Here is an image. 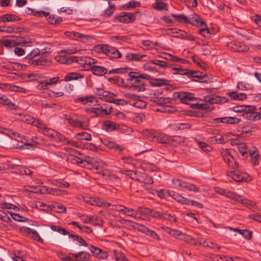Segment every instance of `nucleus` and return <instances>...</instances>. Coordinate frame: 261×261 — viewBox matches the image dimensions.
Masks as SVG:
<instances>
[{"label": "nucleus", "mask_w": 261, "mask_h": 261, "mask_svg": "<svg viewBox=\"0 0 261 261\" xmlns=\"http://www.w3.org/2000/svg\"><path fill=\"white\" fill-rule=\"evenodd\" d=\"M128 76L127 81L131 85L132 90L142 92L145 90V83L138 76V72H130Z\"/></svg>", "instance_id": "1"}, {"label": "nucleus", "mask_w": 261, "mask_h": 261, "mask_svg": "<svg viewBox=\"0 0 261 261\" xmlns=\"http://www.w3.org/2000/svg\"><path fill=\"white\" fill-rule=\"evenodd\" d=\"M95 50L106 54L111 59L120 58L121 53L115 47L110 46L107 44H99L94 46Z\"/></svg>", "instance_id": "2"}, {"label": "nucleus", "mask_w": 261, "mask_h": 261, "mask_svg": "<svg viewBox=\"0 0 261 261\" xmlns=\"http://www.w3.org/2000/svg\"><path fill=\"white\" fill-rule=\"evenodd\" d=\"M64 118L69 124L73 127L81 128L84 129H87L88 125L85 124V122L80 120L77 115L75 114H66L64 116Z\"/></svg>", "instance_id": "3"}, {"label": "nucleus", "mask_w": 261, "mask_h": 261, "mask_svg": "<svg viewBox=\"0 0 261 261\" xmlns=\"http://www.w3.org/2000/svg\"><path fill=\"white\" fill-rule=\"evenodd\" d=\"M128 174L130 177L137 181L145 184H152L153 182L152 178L147 174L137 171H129Z\"/></svg>", "instance_id": "4"}, {"label": "nucleus", "mask_w": 261, "mask_h": 261, "mask_svg": "<svg viewBox=\"0 0 261 261\" xmlns=\"http://www.w3.org/2000/svg\"><path fill=\"white\" fill-rule=\"evenodd\" d=\"M172 99L177 100L179 99L181 102L185 104L190 105V102L198 100V98H195L194 94L185 92H177L173 93Z\"/></svg>", "instance_id": "5"}, {"label": "nucleus", "mask_w": 261, "mask_h": 261, "mask_svg": "<svg viewBox=\"0 0 261 261\" xmlns=\"http://www.w3.org/2000/svg\"><path fill=\"white\" fill-rule=\"evenodd\" d=\"M172 182L175 185L190 191L198 192L199 191V188L195 185L184 181L178 178H174L172 179Z\"/></svg>", "instance_id": "6"}, {"label": "nucleus", "mask_w": 261, "mask_h": 261, "mask_svg": "<svg viewBox=\"0 0 261 261\" xmlns=\"http://www.w3.org/2000/svg\"><path fill=\"white\" fill-rule=\"evenodd\" d=\"M68 36L71 39H74L81 41L83 43H86L91 41L92 37L89 35H86L82 33L75 32H69L66 33Z\"/></svg>", "instance_id": "7"}, {"label": "nucleus", "mask_w": 261, "mask_h": 261, "mask_svg": "<svg viewBox=\"0 0 261 261\" xmlns=\"http://www.w3.org/2000/svg\"><path fill=\"white\" fill-rule=\"evenodd\" d=\"M172 36L177 38H181L187 40L193 41L195 40V37L192 36L187 32L181 30H178L176 28L170 29L169 30Z\"/></svg>", "instance_id": "8"}, {"label": "nucleus", "mask_w": 261, "mask_h": 261, "mask_svg": "<svg viewBox=\"0 0 261 261\" xmlns=\"http://www.w3.org/2000/svg\"><path fill=\"white\" fill-rule=\"evenodd\" d=\"M114 19L123 23H129L135 20V14L132 13L122 12L120 15L115 16Z\"/></svg>", "instance_id": "9"}, {"label": "nucleus", "mask_w": 261, "mask_h": 261, "mask_svg": "<svg viewBox=\"0 0 261 261\" xmlns=\"http://www.w3.org/2000/svg\"><path fill=\"white\" fill-rule=\"evenodd\" d=\"M66 161L73 164H76L82 167H86L88 165L91 164V161L84 160L71 154L68 155Z\"/></svg>", "instance_id": "10"}, {"label": "nucleus", "mask_w": 261, "mask_h": 261, "mask_svg": "<svg viewBox=\"0 0 261 261\" xmlns=\"http://www.w3.org/2000/svg\"><path fill=\"white\" fill-rule=\"evenodd\" d=\"M190 78L194 81L206 83L208 81V77L205 74L200 71H197L191 70Z\"/></svg>", "instance_id": "11"}, {"label": "nucleus", "mask_w": 261, "mask_h": 261, "mask_svg": "<svg viewBox=\"0 0 261 261\" xmlns=\"http://www.w3.org/2000/svg\"><path fill=\"white\" fill-rule=\"evenodd\" d=\"M101 141L103 145L107 147L108 148L118 151L119 153H121L124 150V147L113 141L109 140L107 139H103Z\"/></svg>", "instance_id": "12"}, {"label": "nucleus", "mask_w": 261, "mask_h": 261, "mask_svg": "<svg viewBox=\"0 0 261 261\" xmlns=\"http://www.w3.org/2000/svg\"><path fill=\"white\" fill-rule=\"evenodd\" d=\"M87 70L91 71L92 73L96 76H102L107 73L108 70L106 68L102 66L95 65L92 66L86 69Z\"/></svg>", "instance_id": "13"}, {"label": "nucleus", "mask_w": 261, "mask_h": 261, "mask_svg": "<svg viewBox=\"0 0 261 261\" xmlns=\"http://www.w3.org/2000/svg\"><path fill=\"white\" fill-rule=\"evenodd\" d=\"M228 46L232 50L237 52L246 51L249 49L247 46L242 42H231Z\"/></svg>", "instance_id": "14"}, {"label": "nucleus", "mask_w": 261, "mask_h": 261, "mask_svg": "<svg viewBox=\"0 0 261 261\" xmlns=\"http://www.w3.org/2000/svg\"><path fill=\"white\" fill-rule=\"evenodd\" d=\"M143 212L146 214H150V216L154 218L159 219H168V218L166 217V215H165V213L158 211L151 210L149 208H144Z\"/></svg>", "instance_id": "15"}, {"label": "nucleus", "mask_w": 261, "mask_h": 261, "mask_svg": "<svg viewBox=\"0 0 261 261\" xmlns=\"http://www.w3.org/2000/svg\"><path fill=\"white\" fill-rule=\"evenodd\" d=\"M223 159L226 163L235 169L238 167L239 164L234 158L228 152H226L223 155Z\"/></svg>", "instance_id": "16"}, {"label": "nucleus", "mask_w": 261, "mask_h": 261, "mask_svg": "<svg viewBox=\"0 0 261 261\" xmlns=\"http://www.w3.org/2000/svg\"><path fill=\"white\" fill-rule=\"evenodd\" d=\"M120 125L110 121H106L102 125V129L107 131L111 132L120 128Z\"/></svg>", "instance_id": "17"}, {"label": "nucleus", "mask_w": 261, "mask_h": 261, "mask_svg": "<svg viewBox=\"0 0 261 261\" xmlns=\"http://www.w3.org/2000/svg\"><path fill=\"white\" fill-rule=\"evenodd\" d=\"M20 20L21 18H19L16 15L13 14H6L0 16V22H15Z\"/></svg>", "instance_id": "18"}, {"label": "nucleus", "mask_w": 261, "mask_h": 261, "mask_svg": "<svg viewBox=\"0 0 261 261\" xmlns=\"http://www.w3.org/2000/svg\"><path fill=\"white\" fill-rule=\"evenodd\" d=\"M55 59L57 62L65 64H70L73 63V61L71 59V56L67 55H59L56 56Z\"/></svg>", "instance_id": "19"}, {"label": "nucleus", "mask_w": 261, "mask_h": 261, "mask_svg": "<svg viewBox=\"0 0 261 261\" xmlns=\"http://www.w3.org/2000/svg\"><path fill=\"white\" fill-rule=\"evenodd\" d=\"M219 98L217 95H206L204 96L203 98H198V101H205L211 104L219 103Z\"/></svg>", "instance_id": "20"}, {"label": "nucleus", "mask_w": 261, "mask_h": 261, "mask_svg": "<svg viewBox=\"0 0 261 261\" xmlns=\"http://www.w3.org/2000/svg\"><path fill=\"white\" fill-rule=\"evenodd\" d=\"M146 56L145 55L130 53L126 55L125 58L128 61H139Z\"/></svg>", "instance_id": "21"}, {"label": "nucleus", "mask_w": 261, "mask_h": 261, "mask_svg": "<svg viewBox=\"0 0 261 261\" xmlns=\"http://www.w3.org/2000/svg\"><path fill=\"white\" fill-rule=\"evenodd\" d=\"M84 77V75L78 72H70L68 73L64 77V81L66 82L70 81L72 80H76L79 79H82Z\"/></svg>", "instance_id": "22"}, {"label": "nucleus", "mask_w": 261, "mask_h": 261, "mask_svg": "<svg viewBox=\"0 0 261 261\" xmlns=\"http://www.w3.org/2000/svg\"><path fill=\"white\" fill-rule=\"evenodd\" d=\"M159 134V133L152 130L146 129L144 132L145 136L152 142H156L158 141Z\"/></svg>", "instance_id": "23"}, {"label": "nucleus", "mask_w": 261, "mask_h": 261, "mask_svg": "<svg viewBox=\"0 0 261 261\" xmlns=\"http://www.w3.org/2000/svg\"><path fill=\"white\" fill-rule=\"evenodd\" d=\"M168 81L162 79H152L150 82L151 85L154 87H161L168 84Z\"/></svg>", "instance_id": "24"}, {"label": "nucleus", "mask_w": 261, "mask_h": 261, "mask_svg": "<svg viewBox=\"0 0 261 261\" xmlns=\"http://www.w3.org/2000/svg\"><path fill=\"white\" fill-rule=\"evenodd\" d=\"M68 235L69 237L71 238L73 241H75L78 242L80 246H84L86 247L88 246V243L83 239L81 236L70 233Z\"/></svg>", "instance_id": "25"}, {"label": "nucleus", "mask_w": 261, "mask_h": 261, "mask_svg": "<svg viewBox=\"0 0 261 261\" xmlns=\"http://www.w3.org/2000/svg\"><path fill=\"white\" fill-rule=\"evenodd\" d=\"M189 24H191L193 25H197L198 27H202L203 25L206 26V23L205 21L200 19L198 15H195V17H193L190 20Z\"/></svg>", "instance_id": "26"}, {"label": "nucleus", "mask_w": 261, "mask_h": 261, "mask_svg": "<svg viewBox=\"0 0 261 261\" xmlns=\"http://www.w3.org/2000/svg\"><path fill=\"white\" fill-rule=\"evenodd\" d=\"M87 202L91 205L103 206V200L98 197L87 198Z\"/></svg>", "instance_id": "27"}, {"label": "nucleus", "mask_w": 261, "mask_h": 261, "mask_svg": "<svg viewBox=\"0 0 261 261\" xmlns=\"http://www.w3.org/2000/svg\"><path fill=\"white\" fill-rule=\"evenodd\" d=\"M229 229L230 230H233L234 231L238 232L248 240H249L251 238V236L252 234V231H249L247 229L241 230L238 228H233L232 227H229Z\"/></svg>", "instance_id": "28"}, {"label": "nucleus", "mask_w": 261, "mask_h": 261, "mask_svg": "<svg viewBox=\"0 0 261 261\" xmlns=\"http://www.w3.org/2000/svg\"><path fill=\"white\" fill-rule=\"evenodd\" d=\"M227 94L233 100H243L247 98V95L244 93H238L236 92H229Z\"/></svg>", "instance_id": "29"}, {"label": "nucleus", "mask_w": 261, "mask_h": 261, "mask_svg": "<svg viewBox=\"0 0 261 261\" xmlns=\"http://www.w3.org/2000/svg\"><path fill=\"white\" fill-rule=\"evenodd\" d=\"M171 100H173L172 98L159 97L157 99V104L168 108L171 103Z\"/></svg>", "instance_id": "30"}, {"label": "nucleus", "mask_w": 261, "mask_h": 261, "mask_svg": "<svg viewBox=\"0 0 261 261\" xmlns=\"http://www.w3.org/2000/svg\"><path fill=\"white\" fill-rule=\"evenodd\" d=\"M242 116L246 119L251 121L258 120L261 118L259 113H243Z\"/></svg>", "instance_id": "31"}, {"label": "nucleus", "mask_w": 261, "mask_h": 261, "mask_svg": "<svg viewBox=\"0 0 261 261\" xmlns=\"http://www.w3.org/2000/svg\"><path fill=\"white\" fill-rule=\"evenodd\" d=\"M109 8L105 10L102 14V16L103 17H108L111 16L115 10V6L114 4L109 3Z\"/></svg>", "instance_id": "32"}, {"label": "nucleus", "mask_w": 261, "mask_h": 261, "mask_svg": "<svg viewBox=\"0 0 261 261\" xmlns=\"http://www.w3.org/2000/svg\"><path fill=\"white\" fill-rule=\"evenodd\" d=\"M29 63L35 66H45L47 63V60L40 58L38 59L31 60Z\"/></svg>", "instance_id": "33"}, {"label": "nucleus", "mask_w": 261, "mask_h": 261, "mask_svg": "<svg viewBox=\"0 0 261 261\" xmlns=\"http://www.w3.org/2000/svg\"><path fill=\"white\" fill-rule=\"evenodd\" d=\"M46 19L49 23L55 25L59 24L63 21L62 17H59L56 18L54 15H50V14L47 17H46Z\"/></svg>", "instance_id": "34"}, {"label": "nucleus", "mask_w": 261, "mask_h": 261, "mask_svg": "<svg viewBox=\"0 0 261 261\" xmlns=\"http://www.w3.org/2000/svg\"><path fill=\"white\" fill-rule=\"evenodd\" d=\"M191 107L193 109H196L197 110H209L211 111L213 109V108H211L208 105H207L206 103H193L191 104Z\"/></svg>", "instance_id": "35"}, {"label": "nucleus", "mask_w": 261, "mask_h": 261, "mask_svg": "<svg viewBox=\"0 0 261 261\" xmlns=\"http://www.w3.org/2000/svg\"><path fill=\"white\" fill-rule=\"evenodd\" d=\"M228 176L231 177L235 181L241 182L244 181L245 177L242 175L236 173V171H230L227 173Z\"/></svg>", "instance_id": "36"}, {"label": "nucleus", "mask_w": 261, "mask_h": 261, "mask_svg": "<svg viewBox=\"0 0 261 261\" xmlns=\"http://www.w3.org/2000/svg\"><path fill=\"white\" fill-rule=\"evenodd\" d=\"M95 98V97L93 96H86L85 97H81L77 98L75 99V102H81L83 104H86L88 102H93V99Z\"/></svg>", "instance_id": "37"}, {"label": "nucleus", "mask_w": 261, "mask_h": 261, "mask_svg": "<svg viewBox=\"0 0 261 261\" xmlns=\"http://www.w3.org/2000/svg\"><path fill=\"white\" fill-rule=\"evenodd\" d=\"M91 113L94 114L96 116H99L101 115H108V113L107 109L102 108H92Z\"/></svg>", "instance_id": "38"}, {"label": "nucleus", "mask_w": 261, "mask_h": 261, "mask_svg": "<svg viewBox=\"0 0 261 261\" xmlns=\"http://www.w3.org/2000/svg\"><path fill=\"white\" fill-rule=\"evenodd\" d=\"M51 210L57 213H65L66 211V207L63 204L59 203L52 204Z\"/></svg>", "instance_id": "39"}, {"label": "nucleus", "mask_w": 261, "mask_h": 261, "mask_svg": "<svg viewBox=\"0 0 261 261\" xmlns=\"http://www.w3.org/2000/svg\"><path fill=\"white\" fill-rule=\"evenodd\" d=\"M75 137L79 140H85L87 141H90L91 140V135L84 132L76 134Z\"/></svg>", "instance_id": "40"}, {"label": "nucleus", "mask_w": 261, "mask_h": 261, "mask_svg": "<svg viewBox=\"0 0 261 261\" xmlns=\"http://www.w3.org/2000/svg\"><path fill=\"white\" fill-rule=\"evenodd\" d=\"M41 132L43 133L45 135L53 138H55L58 134V133L54 129L49 128L46 126H45L44 128H43Z\"/></svg>", "instance_id": "41"}, {"label": "nucleus", "mask_w": 261, "mask_h": 261, "mask_svg": "<svg viewBox=\"0 0 261 261\" xmlns=\"http://www.w3.org/2000/svg\"><path fill=\"white\" fill-rule=\"evenodd\" d=\"M84 62V67L86 68V65H87V68L92 67V66L95 65V64L97 62L96 59L88 57H85Z\"/></svg>", "instance_id": "42"}, {"label": "nucleus", "mask_w": 261, "mask_h": 261, "mask_svg": "<svg viewBox=\"0 0 261 261\" xmlns=\"http://www.w3.org/2000/svg\"><path fill=\"white\" fill-rule=\"evenodd\" d=\"M156 142L162 144H168L170 142V139L167 135L159 133Z\"/></svg>", "instance_id": "43"}, {"label": "nucleus", "mask_w": 261, "mask_h": 261, "mask_svg": "<svg viewBox=\"0 0 261 261\" xmlns=\"http://www.w3.org/2000/svg\"><path fill=\"white\" fill-rule=\"evenodd\" d=\"M152 64H154L159 66L160 68L164 67H171V65L163 61H160L158 60H151Z\"/></svg>", "instance_id": "44"}, {"label": "nucleus", "mask_w": 261, "mask_h": 261, "mask_svg": "<svg viewBox=\"0 0 261 261\" xmlns=\"http://www.w3.org/2000/svg\"><path fill=\"white\" fill-rule=\"evenodd\" d=\"M50 227L53 231H57L61 234H63L64 235L69 234V232L68 231L59 226L51 225Z\"/></svg>", "instance_id": "45"}, {"label": "nucleus", "mask_w": 261, "mask_h": 261, "mask_svg": "<svg viewBox=\"0 0 261 261\" xmlns=\"http://www.w3.org/2000/svg\"><path fill=\"white\" fill-rule=\"evenodd\" d=\"M162 58L169 61H171L173 62H179L180 59L178 58L177 57L174 56L172 55L171 54H167V53H164L163 54V56H162Z\"/></svg>", "instance_id": "46"}, {"label": "nucleus", "mask_w": 261, "mask_h": 261, "mask_svg": "<svg viewBox=\"0 0 261 261\" xmlns=\"http://www.w3.org/2000/svg\"><path fill=\"white\" fill-rule=\"evenodd\" d=\"M226 196L237 201H240L241 196L230 191H227Z\"/></svg>", "instance_id": "47"}, {"label": "nucleus", "mask_w": 261, "mask_h": 261, "mask_svg": "<svg viewBox=\"0 0 261 261\" xmlns=\"http://www.w3.org/2000/svg\"><path fill=\"white\" fill-rule=\"evenodd\" d=\"M129 70V68H119L116 69H114L110 70L108 72V73L110 74H123L126 73L127 70Z\"/></svg>", "instance_id": "48"}, {"label": "nucleus", "mask_w": 261, "mask_h": 261, "mask_svg": "<svg viewBox=\"0 0 261 261\" xmlns=\"http://www.w3.org/2000/svg\"><path fill=\"white\" fill-rule=\"evenodd\" d=\"M40 54V51L38 48L34 49L26 56L25 59H29V61L34 60L33 58L39 55Z\"/></svg>", "instance_id": "49"}, {"label": "nucleus", "mask_w": 261, "mask_h": 261, "mask_svg": "<svg viewBox=\"0 0 261 261\" xmlns=\"http://www.w3.org/2000/svg\"><path fill=\"white\" fill-rule=\"evenodd\" d=\"M96 219V217L93 216H84L83 220L84 223H92L95 225H97L98 224L94 221V220Z\"/></svg>", "instance_id": "50"}, {"label": "nucleus", "mask_w": 261, "mask_h": 261, "mask_svg": "<svg viewBox=\"0 0 261 261\" xmlns=\"http://www.w3.org/2000/svg\"><path fill=\"white\" fill-rule=\"evenodd\" d=\"M2 45L7 47H12L16 45L17 43L14 40L11 39H2Z\"/></svg>", "instance_id": "51"}, {"label": "nucleus", "mask_w": 261, "mask_h": 261, "mask_svg": "<svg viewBox=\"0 0 261 261\" xmlns=\"http://www.w3.org/2000/svg\"><path fill=\"white\" fill-rule=\"evenodd\" d=\"M10 215H11L12 218L14 220H15L17 221H19V222H27V221H28V218H27L25 217H23L18 214L10 213Z\"/></svg>", "instance_id": "52"}, {"label": "nucleus", "mask_w": 261, "mask_h": 261, "mask_svg": "<svg viewBox=\"0 0 261 261\" xmlns=\"http://www.w3.org/2000/svg\"><path fill=\"white\" fill-rule=\"evenodd\" d=\"M18 172L22 175H31L33 174V172L30 170L28 167L24 166H21L18 169Z\"/></svg>", "instance_id": "53"}, {"label": "nucleus", "mask_w": 261, "mask_h": 261, "mask_svg": "<svg viewBox=\"0 0 261 261\" xmlns=\"http://www.w3.org/2000/svg\"><path fill=\"white\" fill-rule=\"evenodd\" d=\"M156 193L158 197L161 198H165L167 196H168L169 194H170V191L162 189L160 190H157Z\"/></svg>", "instance_id": "54"}, {"label": "nucleus", "mask_w": 261, "mask_h": 261, "mask_svg": "<svg viewBox=\"0 0 261 261\" xmlns=\"http://www.w3.org/2000/svg\"><path fill=\"white\" fill-rule=\"evenodd\" d=\"M1 207L2 209H13L14 210H16L18 209V207L13 205V204L8 203V202H2L1 204Z\"/></svg>", "instance_id": "55"}, {"label": "nucleus", "mask_w": 261, "mask_h": 261, "mask_svg": "<svg viewBox=\"0 0 261 261\" xmlns=\"http://www.w3.org/2000/svg\"><path fill=\"white\" fill-rule=\"evenodd\" d=\"M15 28L13 26L3 25L0 27V32L6 33H12L15 31Z\"/></svg>", "instance_id": "56"}, {"label": "nucleus", "mask_w": 261, "mask_h": 261, "mask_svg": "<svg viewBox=\"0 0 261 261\" xmlns=\"http://www.w3.org/2000/svg\"><path fill=\"white\" fill-rule=\"evenodd\" d=\"M123 213L128 216L133 217L134 218L137 217V213L133 209H129L125 207Z\"/></svg>", "instance_id": "57"}, {"label": "nucleus", "mask_w": 261, "mask_h": 261, "mask_svg": "<svg viewBox=\"0 0 261 261\" xmlns=\"http://www.w3.org/2000/svg\"><path fill=\"white\" fill-rule=\"evenodd\" d=\"M172 16L175 18L177 21H180L181 20H184L185 23L187 24H189V22H190V20L189 19V18L184 14H181V15H174L173 14Z\"/></svg>", "instance_id": "58"}, {"label": "nucleus", "mask_w": 261, "mask_h": 261, "mask_svg": "<svg viewBox=\"0 0 261 261\" xmlns=\"http://www.w3.org/2000/svg\"><path fill=\"white\" fill-rule=\"evenodd\" d=\"M29 123H32V124L37 126V127L39 129V130L41 132L43 128L45 127V125L43 124L41 122H40L38 120H34L33 121L29 122Z\"/></svg>", "instance_id": "59"}, {"label": "nucleus", "mask_w": 261, "mask_h": 261, "mask_svg": "<svg viewBox=\"0 0 261 261\" xmlns=\"http://www.w3.org/2000/svg\"><path fill=\"white\" fill-rule=\"evenodd\" d=\"M256 109L255 106H245L244 105V113H252L255 114Z\"/></svg>", "instance_id": "60"}, {"label": "nucleus", "mask_w": 261, "mask_h": 261, "mask_svg": "<svg viewBox=\"0 0 261 261\" xmlns=\"http://www.w3.org/2000/svg\"><path fill=\"white\" fill-rule=\"evenodd\" d=\"M30 237L39 242H43V240L39 236L38 232L34 229H32V231L31 232V236Z\"/></svg>", "instance_id": "61"}, {"label": "nucleus", "mask_w": 261, "mask_h": 261, "mask_svg": "<svg viewBox=\"0 0 261 261\" xmlns=\"http://www.w3.org/2000/svg\"><path fill=\"white\" fill-rule=\"evenodd\" d=\"M79 261H93L90 254L87 252L83 251V254L81 255L79 258Z\"/></svg>", "instance_id": "62"}, {"label": "nucleus", "mask_w": 261, "mask_h": 261, "mask_svg": "<svg viewBox=\"0 0 261 261\" xmlns=\"http://www.w3.org/2000/svg\"><path fill=\"white\" fill-rule=\"evenodd\" d=\"M240 201H241L243 204L247 207H252L255 205V203L254 201L248 199H241L240 200Z\"/></svg>", "instance_id": "63"}, {"label": "nucleus", "mask_w": 261, "mask_h": 261, "mask_svg": "<svg viewBox=\"0 0 261 261\" xmlns=\"http://www.w3.org/2000/svg\"><path fill=\"white\" fill-rule=\"evenodd\" d=\"M19 230L21 233L25 235L28 237H30L31 236V232L32 231V229L27 227H20Z\"/></svg>", "instance_id": "64"}]
</instances>
